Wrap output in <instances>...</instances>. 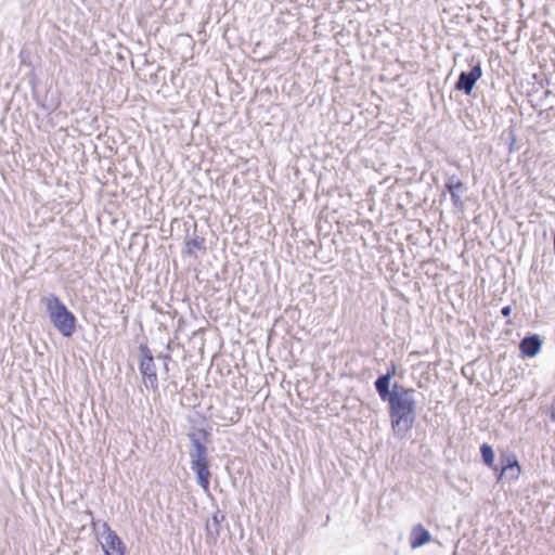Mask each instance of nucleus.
Listing matches in <instances>:
<instances>
[{"mask_svg": "<svg viewBox=\"0 0 555 555\" xmlns=\"http://www.w3.org/2000/svg\"><path fill=\"white\" fill-rule=\"evenodd\" d=\"M396 372L397 366L391 363L387 372L376 378L374 387L380 400L388 403L389 418L395 436L403 438L412 429L415 421V390L399 383H395L390 389V380Z\"/></svg>", "mask_w": 555, "mask_h": 555, "instance_id": "obj_1", "label": "nucleus"}, {"mask_svg": "<svg viewBox=\"0 0 555 555\" xmlns=\"http://www.w3.org/2000/svg\"><path fill=\"white\" fill-rule=\"evenodd\" d=\"M50 322L64 337H70L76 331V317L70 312L61 299L50 294L41 299Z\"/></svg>", "mask_w": 555, "mask_h": 555, "instance_id": "obj_2", "label": "nucleus"}, {"mask_svg": "<svg viewBox=\"0 0 555 555\" xmlns=\"http://www.w3.org/2000/svg\"><path fill=\"white\" fill-rule=\"evenodd\" d=\"M99 541L105 555H126V546L117 533L104 522Z\"/></svg>", "mask_w": 555, "mask_h": 555, "instance_id": "obj_3", "label": "nucleus"}, {"mask_svg": "<svg viewBox=\"0 0 555 555\" xmlns=\"http://www.w3.org/2000/svg\"><path fill=\"white\" fill-rule=\"evenodd\" d=\"M141 361H140V372L142 374L143 383L146 387L157 390L158 389V378L156 373V365L154 363V358L152 356L151 350L147 347H141Z\"/></svg>", "mask_w": 555, "mask_h": 555, "instance_id": "obj_4", "label": "nucleus"}, {"mask_svg": "<svg viewBox=\"0 0 555 555\" xmlns=\"http://www.w3.org/2000/svg\"><path fill=\"white\" fill-rule=\"evenodd\" d=\"M482 68L480 62L474 64L468 72L462 70L454 85V89L470 95L475 83L481 78Z\"/></svg>", "mask_w": 555, "mask_h": 555, "instance_id": "obj_5", "label": "nucleus"}, {"mask_svg": "<svg viewBox=\"0 0 555 555\" xmlns=\"http://www.w3.org/2000/svg\"><path fill=\"white\" fill-rule=\"evenodd\" d=\"M542 348V339L538 334L524 337L519 343V350L522 357H535Z\"/></svg>", "mask_w": 555, "mask_h": 555, "instance_id": "obj_6", "label": "nucleus"}, {"mask_svg": "<svg viewBox=\"0 0 555 555\" xmlns=\"http://www.w3.org/2000/svg\"><path fill=\"white\" fill-rule=\"evenodd\" d=\"M508 470L514 472L513 477H519V475H520V466H519L518 460H517L516 455L513 453L502 454L500 456V469L498 468V470H496V472H499L498 480H500L504 476V474L507 473Z\"/></svg>", "mask_w": 555, "mask_h": 555, "instance_id": "obj_7", "label": "nucleus"}, {"mask_svg": "<svg viewBox=\"0 0 555 555\" xmlns=\"http://www.w3.org/2000/svg\"><path fill=\"white\" fill-rule=\"evenodd\" d=\"M192 469L195 472L199 486L208 491L210 482V472L208 468V461L193 460Z\"/></svg>", "mask_w": 555, "mask_h": 555, "instance_id": "obj_8", "label": "nucleus"}, {"mask_svg": "<svg viewBox=\"0 0 555 555\" xmlns=\"http://www.w3.org/2000/svg\"><path fill=\"white\" fill-rule=\"evenodd\" d=\"M206 251V241L203 236L194 235L185 237L184 240V254L190 257H197L199 253Z\"/></svg>", "mask_w": 555, "mask_h": 555, "instance_id": "obj_9", "label": "nucleus"}, {"mask_svg": "<svg viewBox=\"0 0 555 555\" xmlns=\"http://www.w3.org/2000/svg\"><path fill=\"white\" fill-rule=\"evenodd\" d=\"M431 540L430 532L421 524L414 526L410 533V545L418 548Z\"/></svg>", "mask_w": 555, "mask_h": 555, "instance_id": "obj_10", "label": "nucleus"}, {"mask_svg": "<svg viewBox=\"0 0 555 555\" xmlns=\"http://www.w3.org/2000/svg\"><path fill=\"white\" fill-rule=\"evenodd\" d=\"M480 453H481V457H482L483 463L488 467H491L494 470H498V467L494 466V452H493L492 447L490 444H488V443H483L480 447Z\"/></svg>", "mask_w": 555, "mask_h": 555, "instance_id": "obj_11", "label": "nucleus"}, {"mask_svg": "<svg viewBox=\"0 0 555 555\" xmlns=\"http://www.w3.org/2000/svg\"><path fill=\"white\" fill-rule=\"evenodd\" d=\"M444 189L450 194L453 190H466V186L459 179L457 176L452 175V176L448 177L446 184H444Z\"/></svg>", "mask_w": 555, "mask_h": 555, "instance_id": "obj_12", "label": "nucleus"}, {"mask_svg": "<svg viewBox=\"0 0 555 555\" xmlns=\"http://www.w3.org/2000/svg\"><path fill=\"white\" fill-rule=\"evenodd\" d=\"M192 444L195 449V457L194 460H207V449L206 447L198 440L194 438V435L191 436Z\"/></svg>", "mask_w": 555, "mask_h": 555, "instance_id": "obj_13", "label": "nucleus"}, {"mask_svg": "<svg viewBox=\"0 0 555 555\" xmlns=\"http://www.w3.org/2000/svg\"><path fill=\"white\" fill-rule=\"evenodd\" d=\"M466 190H453L450 193L452 205L457 209L464 208V202L462 199V195Z\"/></svg>", "mask_w": 555, "mask_h": 555, "instance_id": "obj_14", "label": "nucleus"}, {"mask_svg": "<svg viewBox=\"0 0 555 555\" xmlns=\"http://www.w3.org/2000/svg\"><path fill=\"white\" fill-rule=\"evenodd\" d=\"M501 313L503 317L507 318L511 315L512 313V307L511 306H505L501 309Z\"/></svg>", "mask_w": 555, "mask_h": 555, "instance_id": "obj_15", "label": "nucleus"}, {"mask_svg": "<svg viewBox=\"0 0 555 555\" xmlns=\"http://www.w3.org/2000/svg\"><path fill=\"white\" fill-rule=\"evenodd\" d=\"M359 0H349V7L348 10H353L354 8L357 10H361V7L358 4Z\"/></svg>", "mask_w": 555, "mask_h": 555, "instance_id": "obj_16", "label": "nucleus"}, {"mask_svg": "<svg viewBox=\"0 0 555 555\" xmlns=\"http://www.w3.org/2000/svg\"><path fill=\"white\" fill-rule=\"evenodd\" d=\"M504 476L506 478H508L509 480H516L518 479V477H513L514 476V472L513 470H508L507 473L504 474Z\"/></svg>", "mask_w": 555, "mask_h": 555, "instance_id": "obj_17", "label": "nucleus"}, {"mask_svg": "<svg viewBox=\"0 0 555 555\" xmlns=\"http://www.w3.org/2000/svg\"><path fill=\"white\" fill-rule=\"evenodd\" d=\"M199 434H201V436H202L204 439H206V438H207V436H208V433H207L205 429H201V430H199Z\"/></svg>", "mask_w": 555, "mask_h": 555, "instance_id": "obj_18", "label": "nucleus"}, {"mask_svg": "<svg viewBox=\"0 0 555 555\" xmlns=\"http://www.w3.org/2000/svg\"><path fill=\"white\" fill-rule=\"evenodd\" d=\"M551 417L552 420L555 422V404L552 405V414H551Z\"/></svg>", "mask_w": 555, "mask_h": 555, "instance_id": "obj_19", "label": "nucleus"}, {"mask_svg": "<svg viewBox=\"0 0 555 555\" xmlns=\"http://www.w3.org/2000/svg\"><path fill=\"white\" fill-rule=\"evenodd\" d=\"M554 247H555V232H554Z\"/></svg>", "mask_w": 555, "mask_h": 555, "instance_id": "obj_20", "label": "nucleus"}]
</instances>
